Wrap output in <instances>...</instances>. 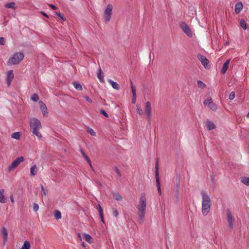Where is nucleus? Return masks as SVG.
Wrapping results in <instances>:
<instances>
[{
	"label": "nucleus",
	"mask_w": 249,
	"mask_h": 249,
	"mask_svg": "<svg viewBox=\"0 0 249 249\" xmlns=\"http://www.w3.org/2000/svg\"><path fill=\"white\" fill-rule=\"evenodd\" d=\"M202 197L201 210L203 215L206 216L210 211L212 205V202L210 196L205 191H202L200 193Z\"/></svg>",
	"instance_id": "nucleus-1"
},
{
	"label": "nucleus",
	"mask_w": 249,
	"mask_h": 249,
	"mask_svg": "<svg viewBox=\"0 0 249 249\" xmlns=\"http://www.w3.org/2000/svg\"><path fill=\"white\" fill-rule=\"evenodd\" d=\"M146 205V195L144 193H142L141 194L139 203L137 206L138 211V214L141 219H142L145 216Z\"/></svg>",
	"instance_id": "nucleus-2"
},
{
	"label": "nucleus",
	"mask_w": 249,
	"mask_h": 249,
	"mask_svg": "<svg viewBox=\"0 0 249 249\" xmlns=\"http://www.w3.org/2000/svg\"><path fill=\"white\" fill-rule=\"evenodd\" d=\"M30 127L33 134L37 137L39 139L42 138V136L39 130L41 129V124L39 120L33 118L30 120Z\"/></svg>",
	"instance_id": "nucleus-3"
},
{
	"label": "nucleus",
	"mask_w": 249,
	"mask_h": 249,
	"mask_svg": "<svg viewBox=\"0 0 249 249\" xmlns=\"http://www.w3.org/2000/svg\"><path fill=\"white\" fill-rule=\"evenodd\" d=\"M24 57V55L23 53L18 52L15 53L12 57H11L8 61V65H16L18 64L19 62L22 61Z\"/></svg>",
	"instance_id": "nucleus-4"
},
{
	"label": "nucleus",
	"mask_w": 249,
	"mask_h": 249,
	"mask_svg": "<svg viewBox=\"0 0 249 249\" xmlns=\"http://www.w3.org/2000/svg\"><path fill=\"white\" fill-rule=\"evenodd\" d=\"M112 5L111 4H107L104 12V17L106 22H108L110 20L112 14Z\"/></svg>",
	"instance_id": "nucleus-5"
},
{
	"label": "nucleus",
	"mask_w": 249,
	"mask_h": 249,
	"mask_svg": "<svg viewBox=\"0 0 249 249\" xmlns=\"http://www.w3.org/2000/svg\"><path fill=\"white\" fill-rule=\"evenodd\" d=\"M24 158L21 156L17 158L14 160L12 163L8 166V170L9 172L14 171L22 162L24 161Z\"/></svg>",
	"instance_id": "nucleus-6"
},
{
	"label": "nucleus",
	"mask_w": 249,
	"mask_h": 249,
	"mask_svg": "<svg viewBox=\"0 0 249 249\" xmlns=\"http://www.w3.org/2000/svg\"><path fill=\"white\" fill-rule=\"evenodd\" d=\"M226 219L228 222V228L230 229L233 228L234 224L235 218L231 211L229 210L226 211Z\"/></svg>",
	"instance_id": "nucleus-7"
},
{
	"label": "nucleus",
	"mask_w": 249,
	"mask_h": 249,
	"mask_svg": "<svg viewBox=\"0 0 249 249\" xmlns=\"http://www.w3.org/2000/svg\"><path fill=\"white\" fill-rule=\"evenodd\" d=\"M155 178L158 193L160 196L161 195V192L160 189V184L159 174V167L158 163H157L156 165Z\"/></svg>",
	"instance_id": "nucleus-8"
},
{
	"label": "nucleus",
	"mask_w": 249,
	"mask_h": 249,
	"mask_svg": "<svg viewBox=\"0 0 249 249\" xmlns=\"http://www.w3.org/2000/svg\"><path fill=\"white\" fill-rule=\"evenodd\" d=\"M197 58L205 69L210 68L209 61L205 56L199 54L197 55Z\"/></svg>",
	"instance_id": "nucleus-9"
},
{
	"label": "nucleus",
	"mask_w": 249,
	"mask_h": 249,
	"mask_svg": "<svg viewBox=\"0 0 249 249\" xmlns=\"http://www.w3.org/2000/svg\"><path fill=\"white\" fill-rule=\"evenodd\" d=\"M144 110L147 115V119L150 121L152 117V109L150 102L147 101L145 103Z\"/></svg>",
	"instance_id": "nucleus-10"
},
{
	"label": "nucleus",
	"mask_w": 249,
	"mask_h": 249,
	"mask_svg": "<svg viewBox=\"0 0 249 249\" xmlns=\"http://www.w3.org/2000/svg\"><path fill=\"white\" fill-rule=\"evenodd\" d=\"M180 27L188 36H192V33L189 27L185 22H181L180 24Z\"/></svg>",
	"instance_id": "nucleus-11"
},
{
	"label": "nucleus",
	"mask_w": 249,
	"mask_h": 249,
	"mask_svg": "<svg viewBox=\"0 0 249 249\" xmlns=\"http://www.w3.org/2000/svg\"><path fill=\"white\" fill-rule=\"evenodd\" d=\"M14 77V73L12 70L8 71L6 73V82L9 87Z\"/></svg>",
	"instance_id": "nucleus-12"
},
{
	"label": "nucleus",
	"mask_w": 249,
	"mask_h": 249,
	"mask_svg": "<svg viewBox=\"0 0 249 249\" xmlns=\"http://www.w3.org/2000/svg\"><path fill=\"white\" fill-rule=\"evenodd\" d=\"M40 108L44 116H46L48 114L47 108L45 104L41 101L39 102Z\"/></svg>",
	"instance_id": "nucleus-13"
},
{
	"label": "nucleus",
	"mask_w": 249,
	"mask_h": 249,
	"mask_svg": "<svg viewBox=\"0 0 249 249\" xmlns=\"http://www.w3.org/2000/svg\"><path fill=\"white\" fill-rule=\"evenodd\" d=\"M230 62V59H229L227 60V61L224 63L220 71V72L222 74H224L226 73L227 70L228 69Z\"/></svg>",
	"instance_id": "nucleus-14"
},
{
	"label": "nucleus",
	"mask_w": 249,
	"mask_h": 249,
	"mask_svg": "<svg viewBox=\"0 0 249 249\" xmlns=\"http://www.w3.org/2000/svg\"><path fill=\"white\" fill-rule=\"evenodd\" d=\"M107 82L111 85L112 87L116 90H119L120 89L119 85L116 82L111 79H107Z\"/></svg>",
	"instance_id": "nucleus-15"
},
{
	"label": "nucleus",
	"mask_w": 249,
	"mask_h": 249,
	"mask_svg": "<svg viewBox=\"0 0 249 249\" xmlns=\"http://www.w3.org/2000/svg\"><path fill=\"white\" fill-rule=\"evenodd\" d=\"M80 152H81V153L82 155V156L84 157V158L85 159L86 161L89 164L90 168L92 169H93V167H92V165L91 164V162L89 158V157L86 154V153L84 152V151L83 150L81 149L80 150Z\"/></svg>",
	"instance_id": "nucleus-16"
},
{
	"label": "nucleus",
	"mask_w": 249,
	"mask_h": 249,
	"mask_svg": "<svg viewBox=\"0 0 249 249\" xmlns=\"http://www.w3.org/2000/svg\"><path fill=\"white\" fill-rule=\"evenodd\" d=\"M97 77L101 83H104L105 82L104 75L103 74L102 70L100 67L98 69V72L97 73Z\"/></svg>",
	"instance_id": "nucleus-17"
},
{
	"label": "nucleus",
	"mask_w": 249,
	"mask_h": 249,
	"mask_svg": "<svg viewBox=\"0 0 249 249\" xmlns=\"http://www.w3.org/2000/svg\"><path fill=\"white\" fill-rule=\"evenodd\" d=\"M243 7L241 2H237L235 5V12L236 14L239 13Z\"/></svg>",
	"instance_id": "nucleus-18"
},
{
	"label": "nucleus",
	"mask_w": 249,
	"mask_h": 249,
	"mask_svg": "<svg viewBox=\"0 0 249 249\" xmlns=\"http://www.w3.org/2000/svg\"><path fill=\"white\" fill-rule=\"evenodd\" d=\"M207 128L208 130H210L214 129L215 127L214 123L210 121H207L206 122Z\"/></svg>",
	"instance_id": "nucleus-19"
},
{
	"label": "nucleus",
	"mask_w": 249,
	"mask_h": 249,
	"mask_svg": "<svg viewBox=\"0 0 249 249\" xmlns=\"http://www.w3.org/2000/svg\"><path fill=\"white\" fill-rule=\"evenodd\" d=\"M1 230L3 236L4 244H5L8 239V231L5 227H3Z\"/></svg>",
	"instance_id": "nucleus-20"
},
{
	"label": "nucleus",
	"mask_w": 249,
	"mask_h": 249,
	"mask_svg": "<svg viewBox=\"0 0 249 249\" xmlns=\"http://www.w3.org/2000/svg\"><path fill=\"white\" fill-rule=\"evenodd\" d=\"M37 173V166L36 165L32 166L30 168V175L32 177L35 176Z\"/></svg>",
	"instance_id": "nucleus-21"
},
{
	"label": "nucleus",
	"mask_w": 249,
	"mask_h": 249,
	"mask_svg": "<svg viewBox=\"0 0 249 249\" xmlns=\"http://www.w3.org/2000/svg\"><path fill=\"white\" fill-rule=\"evenodd\" d=\"M3 193L4 189L0 190V202L2 203H4L6 202V199L5 198Z\"/></svg>",
	"instance_id": "nucleus-22"
},
{
	"label": "nucleus",
	"mask_w": 249,
	"mask_h": 249,
	"mask_svg": "<svg viewBox=\"0 0 249 249\" xmlns=\"http://www.w3.org/2000/svg\"><path fill=\"white\" fill-rule=\"evenodd\" d=\"M5 7L7 8H12L16 9L17 7L16 6V3L14 2H11L5 4Z\"/></svg>",
	"instance_id": "nucleus-23"
},
{
	"label": "nucleus",
	"mask_w": 249,
	"mask_h": 249,
	"mask_svg": "<svg viewBox=\"0 0 249 249\" xmlns=\"http://www.w3.org/2000/svg\"><path fill=\"white\" fill-rule=\"evenodd\" d=\"M11 137L13 139L18 140L20 138V133L19 132H14L12 134Z\"/></svg>",
	"instance_id": "nucleus-24"
},
{
	"label": "nucleus",
	"mask_w": 249,
	"mask_h": 249,
	"mask_svg": "<svg viewBox=\"0 0 249 249\" xmlns=\"http://www.w3.org/2000/svg\"><path fill=\"white\" fill-rule=\"evenodd\" d=\"M113 196L114 198L117 201H121L122 200V196L118 193H113Z\"/></svg>",
	"instance_id": "nucleus-25"
},
{
	"label": "nucleus",
	"mask_w": 249,
	"mask_h": 249,
	"mask_svg": "<svg viewBox=\"0 0 249 249\" xmlns=\"http://www.w3.org/2000/svg\"><path fill=\"white\" fill-rule=\"evenodd\" d=\"M85 240L89 243H92L93 239L92 237L88 234H85L84 235Z\"/></svg>",
	"instance_id": "nucleus-26"
},
{
	"label": "nucleus",
	"mask_w": 249,
	"mask_h": 249,
	"mask_svg": "<svg viewBox=\"0 0 249 249\" xmlns=\"http://www.w3.org/2000/svg\"><path fill=\"white\" fill-rule=\"evenodd\" d=\"M54 217L56 220H59L61 218V212L58 210L54 211Z\"/></svg>",
	"instance_id": "nucleus-27"
},
{
	"label": "nucleus",
	"mask_w": 249,
	"mask_h": 249,
	"mask_svg": "<svg viewBox=\"0 0 249 249\" xmlns=\"http://www.w3.org/2000/svg\"><path fill=\"white\" fill-rule=\"evenodd\" d=\"M30 249V244L29 242L27 241H25L24 242L23 246L21 247V249Z\"/></svg>",
	"instance_id": "nucleus-28"
},
{
	"label": "nucleus",
	"mask_w": 249,
	"mask_h": 249,
	"mask_svg": "<svg viewBox=\"0 0 249 249\" xmlns=\"http://www.w3.org/2000/svg\"><path fill=\"white\" fill-rule=\"evenodd\" d=\"M241 181L244 184L249 186V177H244L241 178Z\"/></svg>",
	"instance_id": "nucleus-29"
},
{
	"label": "nucleus",
	"mask_w": 249,
	"mask_h": 249,
	"mask_svg": "<svg viewBox=\"0 0 249 249\" xmlns=\"http://www.w3.org/2000/svg\"><path fill=\"white\" fill-rule=\"evenodd\" d=\"M73 85L74 87L78 90H82V87L81 84H80L78 83L74 82L73 83Z\"/></svg>",
	"instance_id": "nucleus-30"
},
{
	"label": "nucleus",
	"mask_w": 249,
	"mask_h": 249,
	"mask_svg": "<svg viewBox=\"0 0 249 249\" xmlns=\"http://www.w3.org/2000/svg\"><path fill=\"white\" fill-rule=\"evenodd\" d=\"M136 110H137V113L138 114H139L140 115H143V110L141 108V107H139V106H137Z\"/></svg>",
	"instance_id": "nucleus-31"
},
{
	"label": "nucleus",
	"mask_w": 249,
	"mask_h": 249,
	"mask_svg": "<svg viewBox=\"0 0 249 249\" xmlns=\"http://www.w3.org/2000/svg\"><path fill=\"white\" fill-rule=\"evenodd\" d=\"M240 26L243 28L244 30L247 29L246 23L244 19H241L240 21Z\"/></svg>",
	"instance_id": "nucleus-32"
},
{
	"label": "nucleus",
	"mask_w": 249,
	"mask_h": 249,
	"mask_svg": "<svg viewBox=\"0 0 249 249\" xmlns=\"http://www.w3.org/2000/svg\"><path fill=\"white\" fill-rule=\"evenodd\" d=\"M31 100L34 102H36L39 100V97L37 94H34L31 97Z\"/></svg>",
	"instance_id": "nucleus-33"
},
{
	"label": "nucleus",
	"mask_w": 249,
	"mask_h": 249,
	"mask_svg": "<svg viewBox=\"0 0 249 249\" xmlns=\"http://www.w3.org/2000/svg\"><path fill=\"white\" fill-rule=\"evenodd\" d=\"M197 86H198V87H199L201 89H203L206 87V85L202 82H201L200 81H197Z\"/></svg>",
	"instance_id": "nucleus-34"
},
{
	"label": "nucleus",
	"mask_w": 249,
	"mask_h": 249,
	"mask_svg": "<svg viewBox=\"0 0 249 249\" xmlns=\"http://www.w3.org/2000/svg\"><path fill=\"white\" fill-rule=\"evenodd\" d=\"M209 107L213 110H215L217 109L216 105L214 104L213 101L211 102Z\"/></svg>",
	"instance_id": "nucleus-35"
},
{
	"label": "nucleus",
	"mask_w": 249,
	"mask_h": 249,
	"mask_svg": "<svg viewBox=\"0 0 249 249\" xmlns=\"http://www.w3.org/2000/svg\"><path fill=\"white\" fill-rule=\"evenodd\" d=\"M112 215L115 217H117L119 215V212L117 211V210L115 208H112Z\"/></svg>",
	"instance_id": "nucleus-36"
},
{
	"label": "nucleus",
	"mask_w": 249,
	"mask_h": 249,
	"mask_svg": "<svg viewBox=\"0 0 249 249\" xmlns=\"http://www.w3.org/2000/svg\"><path fill=\"white\" fill-rule=\"evenodd\" d=\"M212 100L211 98H209V99H207L206 100H205L203 103L205 105H208V106H209L210 105V104L211 103V102H212Z\"/></svg>",
	"instance_id": "nucleus-37"
},
{
	"label": "nucleus",
	"mask_w": 249,
	"mask_h": 249,
	"mask_svg": "<svg viewBox=\"0 0 249 249\" xmlns=\"http://www.w3.org/2000/svg\"><path fill=\"white\" fill-rule=\"evenodd\" d=\"M130 83H131V88L132 95L136 94V89L134 88V87L133 86L132 82L131 81H130Z\"/></svg>",
	"instance_id": "nucleus-38"
},
{
	"label": "nucleus",
	"mask_w": 249,
	"mask_h": 249,
	"mask_svg": "<svg viewBox=\"0 0 249 249\" xmlns=\"http://www.w3.org/2000/svg\"><path fill=\"white\" fill-rule=\"evenodd\" d=\"M235 97V92L234 91H232L230 93L229 99L231 100H232Z\"/></svg>",
	"instance_id": "nucleus-39"
},
{
	"label": "nucleus",
	"mask_w": 249,
	"mask_h": 249,
	"mask_svg": "<svg viewBox=\"0 0 249 249\" xmlns=\"http://www.w3.org/2000/svg\"><path fill=\"white\" fill-rule=\"evenodd\" d=\"M97 209L98 210V212H99V215H101L102 213H103V209H102V207H101V205L100 204H98Z\"/></svg>",
	"instance_id": "nucleus-40"
},
{
	"label": "nucleus",
	"mask_w": 249,
	"mask_h": 249,
	"mask_svg": "<svg viewBox=\"0 0 249 249\" xmlns=\"http://www.w3.org/2000/svg\"><path fill=\"white\" fill-rule=\"evenodd\" d=\"M39 209V206L36 203H34L33 204V210L35 212H37Z\"/></svg>",
	"instance_id": "nucleus-41"
},
{
	"label": "nucleus",
	"mask_w": 249,
	"mask_h": 249,
	"mask_svg": "<svg viewBox=\"0 0 249 249\" xmlns=\"http://www.w3.org/2000/svg\"><path fill=\"white\" fill-rule=\"evenodd\" d=\"M56 15H57L62 20L65 21V18H64L63 15L60 13H56Z\"/></svg>",
	"instance_id": "nucleus-42"
},
{
	"label": "nucleus",
	"mask_w": 249,
	"mask_h": 249,
	"mask_svg": "<svg viewBox=\"0 0 249 249\" xmlns=\"http://www.w3.org/2000/svg\"><path fill=\"white\" fill-rule=\"evenodd\" d=\"M137 95L136 94L132 95V102L133 104H135L136 102Z\"/></svg>",
	"instance_id": "nucleus-43"
},
{
	"label": "nucleus",
	"mask_w": 249,
	"mask_h": 249,
	"mask_svg": "<svg viewBox=\"0 0 249 249\" xmlns=\"http://www.w3.org/2000/svg\"><path fill=\"white\" fill-rule=\"evenodd\" d=\"M100 113L101 114L103 115L104 116H105L106 117H108V115L107 114V113L104 110H101L100 111Z\"/></svg>",
	"instance_id": "nucleus-44"
},
{
	"label": "nucleus",
	"mask_w": 249,
	"mask_h": 249,
	"mask_svg": "<svg viewBox=\"0 0 249 249\" xmlns=\"http://www.w3.org/2000/svg\"><path fill=\"white\" fill-rule=\"evenodd\" d=\"M4 44H5V39L2 37H0V45H4Z\"/></svg>",
	"instance_id": "nucleus-45"
},
{
	"label": "nucleus",
	"mask_w": 249,
	"mask_h": 249,
	"mask_svg": "<svg viewBox=\"0 0 249 249\" xmlns=\"http://www.w3.org/2000/svg\"><path fill=\"white\" fill-rule=\"evenodd\" d=\"M41 195L43 196H45L46 195V191L43 187V186H41Z\"/></svg>",
	"instance_id": "nucleus-46"
},
{
	"label": "nucleus",
	"mask_w": 249,
	"mask_h": 249,
	"mask_svg": "<svg viewBox=\"0 0 249 249\" xmlns=\"http://www.w3.org/2000/svg\"><path fill=\"white\" fill-rule=\"evenodd\" d=\"M85 99H86V100L89 103H92V100L88 96H85Z\"/></svg>",
	"instance_id": "nucleus-47"
},
{
	"label": "nucleus",
	"mask_w": 249,
	"mask_h": 249,
	"mask_svg": "<svg viewBox=\"0 0 249 249\" xmlns=\"http://www.w3.org/2000/svg\"><path fill=\"white\" fill-rule=\"evenodd\" d=\"M89 132L90 134L92 136H95L96 135V133L94 131V130L92 129H90L89 131Z\"/></svg>",
	"instance_id": "nucleus-48"
},
{
	"label": "nucleus",
	"mask_w": 249,
	"mask_h": 249,
	"mask_svg": "<svg viewBox=\"0 0 249 249\" xmlns=\"http://www.w3.org/2000/svg\"><path fill=\"white\" fill-rule=\"evenodd\" d=\"M115 171L120 177H121V172L118 168H116L115 169Z\"/></svg>",
	"instance_id": "nucleus-49"
},
{
	"label": "nucleus",
	"mask_w": 249,
	"mask_h": 249,
	"mask_svg": "<svg viewBox=\"0 0 249 249\" xmlns=\"http://www.w3.org/2000/svg\"><path fill=\"white\" fill-rule=\"evenodd\" d=\"M49 5L53 10H56L57 9V7L56 6H55V5H53V4H50Z\"/></svg>",
	"instance_id": "nucleus-50"
},
{
	"label": "nucleus",
	"mask_w": 249,
	"mask_h": 249,
	"mask_svg": "<svg viewBox=\"0 0 249 249\" xmlns=\"http://www.w3.org/2000/svg\"><path fill=\"white\" fill-rule=\"evenodd\" d=\"M99 216L101 218V220L102 221V222L104 224L105 223V221H104V216H103V213H102L101 215H99Z\"/></svg>",
	"instance_id": "nucleus-51"
},
{
	"label": "nucleus",
	"mask_w": 249,
	"mask_h": 249,
	"mask_svg": "<svg viewBox=\"0 0 249 249\" xmlns=\"http://www.w3.org/2000/svg\"><path fill=\"white\" fill-rule=\"evenodd\" d=\"M10 199H11L12 203L13 204L14 203L15 201H14V197H13V196H10Z\"/></svg>",
	"instance_id": "nucleus-52"
},
{
	"label": "nucleus",
	"mask_w": 249,
	"mask_h": 249,
	"mask_svg": "<svg viewBox=\"0 0 249 249\" xmlns=\"http://www.w3.org/2000/svg\"><path fill=\"white\" fill-rule=\"evenodd\" d=\"M42 13L44 17H46V18H48V15H47L46 13H44V12H42Z\"/></svg>",
	"instance_id": "nucleus-53"
},
{
	"label": "nucleus",
	"mask_w": 249,
	"mask_h": 249,
	"mask_svg": "<svg viewBox=\"0 0 249 249\" xmlns=\"http://www.w3.org/2000/svg\"><path fill=\"white\" fill-rule=\"evenodd\" d=\"M178 188H179V184H177V189H178Z\"/></svg>",
	"instance_id": "nucleus-54"
},
{
	"label": "nucleus",
	"mask_w": 249,
	"mask_h": 249,
	"mask_svg": "<svg viewBox=\"0 0 249 249\" xmlns=\"http://www.w3.org/2000/svg\"><path fill=\"white\" fill-rule=\"evenodd\" d=\"M82 246L83 247H85V244H84V243H82Z\"/></svg>",
	"instance_id": "nucleus-55"
},
{
	"label": "nucleus",
	"mask_w": 249,
	"mask_h": 249,
	"mask_svg": "<svg viewBox=\"0 0 249 249\" xmlns=\"http://www.w3.org/2000/svg\"><path fill=\"white\" fill-rule=\"evenodd\" d=\"M247 117L248 118H249V112L248 113V114L247 115Z\"/></svg>",
	"instance_id": "nucleus-56"
}]
</instances>
